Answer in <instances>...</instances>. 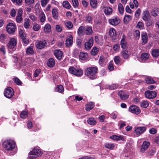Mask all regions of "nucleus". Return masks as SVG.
<instances>
[{"label":"nucleus","mask_w":159,"mask_h":159,"mask_svg":"<svg viewBox=\"0 0 159 159\" xmlns=\"http://www.w3.org/2000/svg\"><path fill=\"white\" fill-rule=\"evenodd\" d=\"M98 72L97 67H91L86 68L84 70V75L91 80H94L97 78L96 74Z\"/></svg>","instance_id":"nucleus-1"},{"label":"nucleus","mask_w":159,"mask_h":159,"mask_svg":"<svg viewBox=\"0 0 159 159\" xmlns=\"http://www.w3.org/2000/svg\"><path fill=\"white\" fill-rule=\"evenodd\" d=\"M16 142L12 139L5 140L2 143V147L7 151H12L15 148Z\"/></svg>","instance_id":"nucleus-2"},{"label":"nucleus","mask_w":159,"mask_h":159,"mask_svg":"<svg viewBox=\"0 0 159 159\" xmlns=\"http://www.w3.org/2000/svg\"><path fill=\"white\" fill-rule=\"evenodd\" d=\"M42 154L39 148H35L29 153V159H35L38 157L41 156Z\"/></svg>","instance_id":"nucleus-3"},{"label":"nucleus","mask_w":159,"mask_h":159,"mask_svg":"<svg viewBox=\"0 0 159 159\" xmlns=\"http://www.w3.org/2000/svg\"><path fill=\"white\" fill-rule=\"evenodd\" d=\"M68 71L70 73L77 76H81L83 73L82 70L80 69L76 68L73 66H70L69 68Z\"/></svg>","instance_id":"nucleus-4"},{"label":"nucleus","mask_w":159,"mask_h":159,"mask_svg":"<svg viewBox=\"0 0 159 159\" xmlns=\"http://www.w3.org/2000/svg\"><path fill=\"white\" fill-rule=\"evenodd\" d=\"M17 40L14 38L11 39L7 45L9 51L11 50L12 51H14L15 50V48L17 44Z\"/></svg>","instance_id":"nucleus-5"},{"label":"nucleus","mask_w":159,"mask_h":159,"mask_svg":"<svg viewBox=\"0 0 159 159\" xmlns=\"http://www.w3.org/2000/svg\"><path fill=\"white\" fill-rule=\"evenodd\" d=\"M19 35L22 39L23 43L24 44H27L29 43V41L26 33L22 30L20 29L19 31Z\"/></svg>","instance_id":"nucleus-6"},{"label":"nucleus","mask_w":159,"mask_h":159,"mask_svg":"<svg viewBox=\"0 0 159 159\" xmlns=\"http://www.w3.org/2000/svg\"><path fill=\"white\" fill-rule=\"evenodd\" d=\"M145 95L147 98L149 99H152L156 97L157 93L154 91L147 90L145 91Z\"/></svg>","instance_id":"nucleus-7"},{"label":"nucleus","mask_w":159,"mask_h":159,"mask_svg":"<svg viewBox=\"0 0 159 159\" xmlns=\"http://www.w3.org/2000/svg\"><path fill=\"white\" fill-rule=\"evenodd\" d=\"M4 93L6 97L10 98L13 97L14 94V91L11 87H8L5 90Z\"/></svg>","instance_id":"nucleus-8"},{"label":"nucleus","mask_w":159,"mask_h":159,"mask_svg":"<svg viewBox=\"0 0 159 159\" xmlns=\"http://www.w3.org/2000/svg\"><path fill=\"white\" fill-rule=\"evenodd\" d=\"M7 31L9 34H13L16 30V26L13 23H9L6 27Z\"/></svg>","instance_id":"nucleus-9"},{"label":"nucleus","mask_w":159,"mask_h":159,"mask_svg":"<svg viewBox=\"0 0 159 159\" xmlns=\"http://www.w3.org/2000/svg\"><path fill=\"white\" fill-rule=\"evenodd\" d=\"M129 111L134 114L136 115L139 114L141 112L139 108L135 105L131 106L129 109Z\"/></svg>","instance_id":"nucleus-10"},{"label":"nucleus","mask_w":159,"mask_h":159,"mask_svg":"<svg viewBox=\"0 0 159 159\" xmlns=\"http://www.w3.org/2000/svg\"><path fill=\"white\" fill-rule=\"evenodd\" d=\"M117 94L120 97V99L122 100H126L129 97L128 94L124 90H121L118 92Z\"/></svg>","instance_id":"nucleus-11"},{"label":"nucleus","mask_w":159,"mask_h":159,"mask_svg":"<svg viewBox=\"0 0 159 159\" xmlns=\"http://www.w3.org/2000/svg\"><path fill=\"white\" fill-rule=\"evenodd\" d=\"M108 22L111 25L116 26L118 25L120 23V20L118 17H115L109 19Z\"/></svg>","instance_id":"nucleus-12"},{"label":"nucleus","mask_w":159,"mask_h":159,"mask_svg":"<svg viewBox=\"0 0 159 159\" xmlns=\"http://www.w3.org/2000/svg\"><path fill=\"white\" fill-rule=\"evenodd\" d=\"M93 38L90 39L89 41L84 44L85 49L87 50H89L93 45Z\"/></svg>","instance_id":"nucleus-13"},{"label":"nucleus","mask_w":159,"mask_h":159,"mask_svg":"<svg viewBox=\"0 0 159 159\" xmlns=\"http://www.w3.org/2000/svg\"><path fill=\"white\" fill-rule=\"evenodd\" d=\"M150 143L149 142L144 141L143 142L140 149L141 152H143L146 151L149 147Z\"/></svg>","instance_id":"nucleus-14"},{"label":"nucleus","mask_w":159,"mask_h":159,"mask_svg":"<svg viewBox=\"0 0 159 159\" xmlns=\"http://www.w3.org/2000/svg\"><path fill=\"white\" fill-rule=\"evenodd\" d=\"M47 43L45 40L40 41L38 42L36 45L38 49H41L44 48L46 45Z\"/></svg>","instance_id":"nucleus-15"},{"label":"nucleus","mask_w":159,"mask_h":159,"mask_svg":"<svg viewBox=\"0 0 159 159\" xmlns=\"http://www.w3.org/2000/svg\"><path fill=\"white\" fill-rule=\"evenodd\" d=\"M54 54L58 60H60L61 59L62 57V52L59 50H55Z\"/></svg>","instance_id":"nucleus-16"},{"label":"nucleus","mask_w":159,"mask_h":159,"mask_svg":"<svg viewBox=\"0 0 159 159\" xmlns=\"http://www.w3.org/2000/svg\"><path fill=\"white\" fill-rule=\"evenodd\" d=\"M146 130L145 127H139L135 128V131L136 134H140L143 133Z\"/></svg>","instance_id":"nucleus-17"},{"label":"nucleus","mask_w":159,"mask_h":159,"mask_svg":"<svg viewBox=\"0 0 159 159\" xmlns=\"http://www.w3.org/2000/svg\"><path fill=\"white\" fill-rule=\"evenodd\" d=\"M142 40V44L144 45L148 42V37L147 34L145 32H142L141 34Z\"/></svg>","instance_id":"nucleus-18"},{"label":"nucleus","mask_w":159,"mask_h":159,"mask_svg":"<svg viewBox=\"0 0 159 159\" xmlns=\"http://www.w3.org/2000/svg\"><path fill=\"white\" fill-rule=\"evenodd\" d=\"M73 42V37L72 35H70L66 40L65 44L66 47H69L71 46Z\"/></svg>","instance_id":"nucleus-19"},{"label":"nucleus","mask_w":159,"mask_h":159,"mask_svg":"<svg viewBox=\"0 0 159 159\" xmlns=\"http://www.w3.org/2000/svg\"><path fill=\"white\" fill-rule=\"evenodd\" d=\"M126 36L124 34L122 35V39L120 42V45L121 48L123 49H125L126 48V43L125 41V39Z\"/></svg>","instance_id":"nucleus-20"},{"label":"nucleus","mask_w":159,"mask_h":159,"mask_svg":"<svg viewBox=\"0 0 159 159\" xmlns=\"http://www.w3.org/2000/svg\"><path fill=\"white\" fill-rule=\"evenodd\" d=\"M116 32L115 29L111 28L109 30V35L112 39L115 40L116 37Z\"/></svg>","instance_id":"nucleus-21"},{"label":"nucleus","mask_w":159,"mask_h":159,"mask_svg":"<svg viewBox=\"0 0 159 159\" xmlns=\"http://www.w3.org/2000/svg\"><path fill=\"white\" fill-rule=\"evenodd\" d=\"M121 54L123 57L125 59H128L129 57L128 52L127 50H123L121 52Z\"/></svg>","instance_id":"nucleus-22"},{"label":"nucleus","mask_w":159,"mask_h":159,"mask_svg":"<svg viewBox=\"0 0 159 159\" xmlns=\"http://www.w3.org/2000/svg\"><path fill=\"white\" fill-rule=\"evenodd\" d=\"M55 62L54 59L52 58H49L47 62V66L49 67H53L55 65Z\"/></svg>","instance_id":"nucleus-23"},{"label":"nucleus","mask_w":159,"mask_h":159,"mask_svg":"<svg viewBox=\"0 0 159 159\" xmlns=\"http://www.w3.org/2000/svg\"><path fill=\"white\" fill-rule=\"evenodd\" d=\"M94 107V103L93 102H90L86 105L85 109L87 111H89Z\"/></svg>","instance_id":"nucleus-24"},{"label":"nucleus","mask_w":159,"mask_h":159,"mask_svg":"<svg viewBox=\"0 0 159 159\" xmlns=\"http://www.w3.org/2000/svg\"><path fill=\"white\" fill-rule=\"evenodd\" d=\"M150 15L148 11H146L143 13V19L145 21H147L149 20Z\"/></svg>","instance_id":"nucleus-25"},{"label":"nucleus","mask_w":159,"mask_h":159,"mask_svg":"<svg viewBox=\"0 0 159 159\" xmlns=\"http://www.w3.org/2000/svg\"><path fill=\"white\" fill-rule=\"evenodd\" d=\"M87 122L90 125H94L96 124V121L92 117H89L87 120Z\"/></svg>","instance_id":"nucleus-26"},{"label":"nucleus","mask_w":159,"mask_h":159,"mask_svg":"<svg viewBox=\"0 0 159 159\" xmlns=\"http://www.w3.org/2000/svg\"><path fill=\"white\" fill-rule=\"evenodd\" d=\"M104 12L106 15H110L112 13V9L110 7H106L104 8Z\"/></svg>","instance_id":"nucleus-27"},{"label":"nucleus","mask_w":159,"mask_h":159,"mask_svg":"<svg viewBox=\"0 0 159 159\" xmlns=\"http://www.w3.org/2000/svg\"><path fill=\"white\" fill-rule=\"evenodd\" d=\"M110 138L112 139L116 140H122L124 141L125 140L124 138L122 136H121L113 135L111 136L110 137Z\"/></svg>","instance_id":"nucleus-28"},{"label":"nucleus","mask_w":159,"mask_h":159,"mask_svg":"<svg viewBox=\"0 0 159 159\" xmlns=\"http://www.w3.org/2000/svg\"><path fill=\"white\" fill-rule=\"evenodd\" d=\"M84 27L83 26H81L79 27L78 31L77 34L79 36H80L83 35L84 33Z\"/></svg>","instance_id":"nucleus-29"},{"label":"nucleus","mask_w":159,"mask_h":159,"mask_svg":"<svg viewBox=\"0 0 159 159\" xmlns=\"http://www.w3.org/2000/svg\"><path fill=\"white\" fill-rule=\"evenodd\" d=\"M52 14L53 18L57 20L58 17V12L57 9L56 8L53 9L52 10Z\"/></svg>","instance_id":"nucleus-30"},{"label":"nucleus","mask_w":159,"mask_h":159,"mask_svg":"<svg viewBox=\"0 0 159 159\" xmlns=\"http://www.w3.org/2000/svg\"><path fill=\"white\" fill-rule=\"evenodd\" d=\"M90 4L92 8L96 9L97 7L98 3L97 0H90Z\"/></svg>","instance_id":"nucleus-31"},{"label":"nucleus","mask_w":159,"mask_h":159,"mask_svg":"<svg viewBox=\"0 0 159 159\" xmlns=\"http://www.w3.org/2000/svg\"><path fill=\"white\" fill-rule=\"evenodd\" d=\"M84 30H85L86 34L87 35H90L93 33V30L91 26H86L85 29H84Z\"/></svg>","instance_id":"nucleus-32"},{"label":"nucleus","mask_w":159,"mask_h":159,"mask_svg":"<svg viewBox=\"0 0 159 159\" xmlns=\"http://www.w3.org/2000/svg\"><path fill=\"white\" fill-rule=\"evenodd\" d=\"M79 58L82 60H86L88 57L87 54L83 52H80L79 55Z\"/></svg>","instance_id":"nucleus-33"},{"label":"nucleus","mask_w":159,"mask_h":159,"mask_svg":"<svg viewBox=\"0 0 159 159\" xmlns=\"http://www.w3.org/2000/svg\"><path fill=\"white\" fill-rule=\"evenodd\" d=\"M132 19V17L131 16L126 15L125 16L124 18V21L125 24L127 23L129 21H130Z\"/></svg>","instance_id":"nucleus-34"},{"label":"nucleus","mask_w":159,"mask_h":159,"mask_svg":"<svg viewBox=\"0 0 159 159\" xmlns=\"http://www.w3.org/2000/svg\"><path fill=\"white\" fill-rule=\"evenodd\" d=\"M39 19L40 21L42 23H44L46 20L45 16L43 12H41L39 16Z\"/></svg>","instance_id":"nucleus-35"},{"label":"nucleus","mask_w":159,"mask_h":159,"mask_svg":"<svg viewBox=\"0 0 159 159\" xmlns=\"http://www.w3.org/2000/svg\"><path fill=\"white\" fill-rule=\"evenodd\" d=\"M55 91L62 93L64 91V88L61 85H58L55 88Z\"/></svg>","instance_id":"nucleus-36"},{"label":"nucleus","mask_w":159,"mask_h":159,"mask_svg":"<svg viewBox=\"0 0 159 159\" xmlns=\"http://www.w3.org/2000/svg\"><path fill=\"white\" fill-rule=\"evenodd\" d=\"M13 80L14 82L18 85H22V82L17 77H15L13 79Z\"/></svg>","instance_id":"nucleus-37"},{"label":"nucleus","mask_w":159,"mask_h":159,"mask_svg":"<svg viewBox=\"0 0 159 159\" xmlns=\"http://www.w3.org/2000/svg\"><path fill=\"white\" fill-rule=\"evenodd\" d=\"M99 50L98 48L96 47H94L91 51V53L92 55L95 56L97 54Z\"/></svg>","instance_id":"nucleus-38"},{"label":"nucleus","mask_w":159,"mask_h":159,"mask_svg":"<svg viewBox=\"0 0 159 159\" xmlns=\"http://www.w3.org/2000/svg\"><path fill=\"white\" fill-rule=\"evenodd\" d=\"M65 25L68 29H70L72 28L73 25L72 22L70 21H66L64 22Z\"/></svg>","instance_id":"nucleus-39"},{"label":"nucleus","mask_w":159,"mask_h":159,"mask_svg":"<svg viewBox=\"0 0 159 159\" xmlns=\"http://www.w3.org/2000/svg\"><path fill=\"white\" fill-rule=\"evenodd\" d=\"M118 87V85L117 84H113L111 85L107 86V89L110 90H114L117 89Z\"/></svg>","instance_id":"nucleus-40"},{"label":"nucleus","mask_w":159,"mask_h":159,"mask_svg":"<svg viewBox=\"0 0 159 159\" xmlns=\"http://www.w3.org/2000/svg\"><path fill=\"white\" fill-rule=\"evenodd\" d=\"M26 53L29 55L33 54L34 53V51L33 49V47L30 46L26 50Z\"/></svg>","instance_id":"nucleus-41"},{"label":"nucleus","mask_w":159,"mask_h":159,"mask_svg":"<svg viewBox=\"0 0 159 159\" xmlns=\"http://www.w3.org/2000/svg\"><path fill=\"white\" fill-rule=\"evenodd\" d=\"M51 25L49 24H47L44 28V31L45 33L49 32L51 31Z\"/></svg>","instance_id":"nucleus-42"},{"label":"nucleus","mask_w":159,"mask_h":159,"mask_svg":"<svg viewBox=\"0 0 159 159\" xmlns=\"http://www.w3.org/2000/svg\"><path fill=\"white\" fill-rule=\"evenodd\" d=\"M118 9L120 13L123 15L124 11V9L123 6L120 3L118 4Z\"/></svg>","instance_id":"nucleus-43"},{"label":"nucleus","mask_w":159,"mask_h":159,"mask_svg":"<svg viewBox=\"0 0 159 159\" xmlns=\"http://www.w3.org/2000/svg\"><path fill=\"white\" fill-rule=\"evenodd\" d=\"M152 54L153 57H156L159 56V49H154L152 51Z\"/></svg>","instance_id":"nucleus-44"},{"label":"nucleus","mask_w":159,"mask_h":159,"mask_svg":"<svg viewBox=\"0 0 159 159\" xmlns=\"http://www.w3.org/2000/svg\"><path fill=\"white\" fill-rule=\"evenodd\" d=\"M149 55L148 53H143L141 56V58L143 61H145L148 59L149 57Z\"/></svg>","instance_id":"nucleus-45"},{"label":"nucleus","mask_w":159,"mask_h":159,"mask_svg":"<svg viewBox=\"0 0 159 159\" xmlns=\"http://www.w3.org/2000/svg\"><path fill=\"white\" fill-rule=\"evenodd\" d=\"M62 5L63 7L66 9H69L71 7L70 4L67 1H63L62 3Z\"/></svg>","instance_id":"nucleus-46"},{"label":"nucleus","mask_w":159,"mask_h":159,"mask_svg":"<svg viewBox=\"0 0 159 159\" xmlns=\"http://www.w3.org/2000/svg\"><path fill=\"white\" fill-rule=\"evenodd\" d=\"M104 146L106 148L110 150L113 149L115 147L114 144L113 143H106Z\"/></svg>","instance_id":"nucleus-47"},{"label":"nucleus","mask_w":159,"mask_h":159,"mask_svg":"<svg viewBox=\"0 0 159 159\" xmlns=\"http://www.w3.org/2000/svg\"><path fill=\"white\" fill-rule=\"evenodd\" d=\"M145 80L146 83L148 84H154L155 83L152 77H150L146 78Z\"/></svg>","instance_id":"nucleus-48"},{"label":"nucleus","mask_w":159,"mask_h":159,"mask_svg":"<svg viewBox=\"0 0 159 159\" xmlns=\"http://www.w3.org/2000/svg\"><path fill=\"white\" fill-rule=\"evenodd\" d=\"M30 20L28 18H26L25 20L24 26L25 29H28L30 26Z\"/></svg>","instance_id":"nucleus-49"},{"label":"nucleus","mask_w":159,"mask_h":159,"mask_svg":"<svg viewBox=\"0 0 159 159\" xmlns=\"http://www.w3.org/2000/svg\"><path fill=\"white\" fill-rule=\"evenodd\" d=\"M114 60L116 65H119L120 63L121 58L119 56H116L114 58Z\"/></svg>","instance_id":"nucleus-50"},{"label":"nucleus","mask_w":159,"mask_h":159,"mask_svg":"<svg viewBox=\"0 0 159 159\" xmlns=\"http://www.w3.org/2000/svg\"><path fill=\"white\" fill-rule=\"evenodd\" d=\"M149 106L148 103L145 101H142L140 104V106L141 107L146 108Z\"/></svg>","instance_id":"nucleus-51"},{"label":"nucleus","mask_w":159,"mask_h":159,"mask_svg":"<svg viewBox=\"0 0 159 159\" xmlns=\"http://www.w3.org/2000/svg\"><path fill=\"white\" fill-rule=\"evenodd\" d=\"M79 51L77 49H75L73 53V57H77L79 54Z\"/></svg>","instance_id":"nucleus-52"},{"label":"nucleus","mask_w":159,"mask_h":159,"mask_svg":"<svg viewBox=\"0 0 159 159\" xmlns=\"http://www.w3.org/2000/svg\"><path fill=\"white\" fill-rule=\"evenodd\" d=\"M104 57L103 56H100L99 60V63L100 65L102 66L104 64Z\"/></svg>","instance_id":"nucleus-53"},{"label":"nucleus","mask_w":159,"mask_h":159,"mask_svg":"<svg viewBox=\"0 0 159 159\" xmlns=\"http://www.w3.org/2000/svg\"><path fill=\"white\" fill-rule=\"evenodd\" d=\"M20 117L22 118H25L27 116V112L26 111H23L20 114Z\"/></svg>","instance_id":"nucleus-54"},{"label":"nucleus","mask_w":159,"mask_h":159,"mask_svg":"<svg viewBox=\"0 0 159 159\" xmlns=\"http://www.w3.org/2000/svg\"><path fill=\"white\" fill-rule=\"evenodd\" d=\"M40 27L39 25L36 24L33 25V29L34 31H37L39 30Z\"/></svg>","instance_id":"nucleus-55"},{"label":"nucleus","mask_w":159,"mask_h":159,"mask_svg":"<svg viewBox=\"0 0 159 159\" xmlns=\"http://www.w3.org/2000/svg\"><path fill=\"white\" fill-rule=\"evenodd\" d=\"M49 0H41V3L43 7H44L49 2Z\"/></svg>","instance_id":"nucleus-56"},{"label":"nucleus","mask_w":159,"mask_h":159,"mask_svg":"<svg viewBox=\"0 0 159 159\" xmlns=\"http://www.w3.org/2000/svg\"><path fill=\"white\" fill-rule=\"evenodd\" d=\"M23 20V18L21 16H17L16 18V22L19 23L21 22Z\"/></svg>","instance_id":"nucleus-57"},{"label":"nucleus","mask_w":159,"mask_h":159,"mask_svg":"<svg viewBox=\"0 0 159 159\" xmlns=\"http://www.w3.org/2000/svg\"><path fill=\"white\" fill-rule=\"evenodd\" d=\"M73 6L75 8L77 7L79 5V2L78 0H72Z\"/></svg>","instance_id":"nucleus-58"},{"label":"nucleus","mask_w":159,"mask_h":159,"mask_svg":"<svg viewBox=\"0 0 159 159\" xmlns=\"http://www.w3.org/2000/svg\"><path fill=\"white\" fill-rule=\"evenodd\" d=\"M14 3H16V4L20 5L22 4V0H11Z\"/></svg>","instance_id":"nucleus-59"},{"label":"nucleus","mask_w":159,"mask_h":159,"mask_svg":"<svg viewBox=\"0 0 159 159\" xmlns=\"http://www.w3.org/2000/svg\"><path fill=\"white\" fill-rule=\"evenodd\" d=\"M113 50L114 51H117L120 49V45L119 44H115L113 46Z\"/></svg>","instance_id":"nucleus-60"},{"label":"nucleus","mask_w":159,"mask_h":159,"mask_svg":"<svg viewBox=\"0 0 159 159\" xmlns=\"http://www.w3.org/2000/svg\"><path fill=\"white\" fill-rule=\"evenodd\" d=\"M6 38V35L3 34H2L0 35V39L2 42L4 41V40Z\"/></svg>","instance_id":"nucleus-61"},{"label":"nucleus","mask_w":159,"mask_h":159,"mask_svg":"<svg viewBox=\"0 0 159 159\" xmlns=\"http://www.w3.org/2000/svg\"><path fill=\"white\" fill-rule=\"evenodd\" d=\"M135 35L136 39H139L140 35V33L139 30H137L135 31Z\"/></svg>","instance_id":"nucleus-62"},{"label":"nucleus","mask_w":159,"mask_h":159,"mask_svg":"<svg viewBox=\"0 0 159 159\" xmlns=\"http://www.w3.org/2000/svg\"><path fill=\"white\" fill-rule=\"evenodd\" d=\"M108 68L110 71H112L114 70V66L112 63L110 62L109 63Z\"/></svg>","instance_id":"nucleus-63"},{"label":"nucleus","mask_w":159,"mask_h":159,"mask_svg":"<svg viewBox=\"0 0 159 159\" xmlns=\"http://www.w3.org/2000/svg\"><path fill=\"white\" fill-rule=\"evenodd\" d=\"M41 70L40 69H36L34 71V76L35 77H38L39 74L41 72Z\"/></svg>","instance_id":"nucleus-64"}]
</instances>
